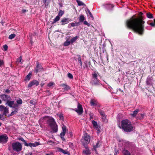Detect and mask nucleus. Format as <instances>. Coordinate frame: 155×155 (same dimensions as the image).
<instances>
[{"mask_svg": "<svg viewBox=\"0 0 155 155\" xmlns=\"http://www.w3.org/2000/svg\"><path fill=\"white\" fill-rule=\"evenodd\" d=\"M142 16L139 18H134L132 17L127 21L126 25L127 27L133 29L135 31L140 35H142L144 31L145 21Z\"/></svg>", "mask_w": 155, "mask_h": 155, "instance_id": "1", "label": "nucleus"}, {"mask_svg": "<svg viewBox=\"0 0 155 155\" xmlns=\"http://www.w3.org/2000/svg\"><path fill=\"white\" fill-rule=\"evenodd\" d=\"M122 128L126 132H129L132 130L133 126L131 122L128 120H122L121 122Z\"/></svg>", "mask_w": 155, "mask_h": 155, "instance_id": "2", "label": "nucleus"}, {"mask_svg": "<svg viewBox=\"0 0 155 155\" xmlns=\"http://www.w3.org/2000/svg\"><path fill=\"white\" fill-rule=\"evenodd\" d=\"M98 74V73L96 71L92 73L91 80L90 82V84L92 85L97 86L101 84L97 78Z\"/></svg>", "mask_w": 155, "mask_h": 155, "instance_id": "3", "label": "nucleus"}, {"mask_svg": "<svg viewBox=\"0 0 155 155\" xmlns=\"http://www.w3.org/2000/svg\"><path fill=\"white\" fill-rule=\"evenodd\" d=\"M48 123L54 132L56 133L58 131V129L57 125L54 119L53 118L50 117L49 118L48 121Z\"/></svg>", "mask_w": 155, "mask_h": 155, "instance_id": "4", "label": "nucleus"}, {"mask_svg": "<svg viewBox=\"0 0 155 155\" xmlns=\"http://www.w3.org/2000/svg\"><path fill=\"white\" fill-rule=\"evenodd\" d=\"M12 150L16 152H19L22 150V146L21 144L18 142L13 143L12 144Z\"/></svg>", "mask_w": 155, "mask_h": 155, "instance_id": "5", "label": "nucleus"}, {"mask_svg": "<svg viewBox=\"0 0 155 155\" xmlns=\"http://www.w3.org/2000/svg\"><path fill=\"white\" fill-rule=\"evenodd\" d=\"M8 107L3 105H0V111L3 112V115L5 116L9 113Z\"/></svg>", "mask_w": 155, "mask_h": 155, "instance_id": "6", "label": "nucleus"}, {"mask_svg": "<svg viewBox=\"0 0 155 155\" xmlns=\"http://www.w3.org/2000/svg\"><path fill=\"white\" fill-rule=\"evenodd\" d=\"M0 97L2 101L6 102L8 101H11L12 100L11 97L9 95L4 94H1Z\"/></svg>", "mask_w": 155, "mask_h": 155, "instance_id": "7", "label": "nucleus"}, {"mask_svg": "<svg viewBox=\"0 0 155 155\" xmlns=\"http://www.w3.org/2000/svg\"><path fill=\"white\" fill-rule=\"evenodd\" d=\"M8 137L5 134L0 135V143H4L8 141Z\"/></svg>", "mask_w": 155, "mask_h": 155, "instance_id": "8", "label": "nucleus"}, {"mask_svg": "<svg viewBox=\"0 0 155 155\" xmlns=\"http://www.w3.org/2000/svg\"><path fill=\"white\" fill-rule=\"evenodd\" d=\"M75 111L78 113L79 115H81L83 112V109L82 105L79 103H78L77 106V108L75 109Z\"/></svg>", "mask_w": 155, "mask_h": 155, "instance_id": "9", "label": "nucleus"}, {"mask_svg": "<svg viewBox=\"0 0 155 155\" xmlns=\"http://www.w3.org/2000/svg\"><path fill=\"white\" fill-rule=\"evenodd\" d=\"M36 64V67L35 69V72L37 73L39 71H41L43 68L42 65L40 64H39L38 62H37Z\"/></svg>", "mask_w": 155, "mask_h": 155, "instance_id": "10", "label": "nucleus"}, {"mask_svg": "<svg viewBox=\"0 0 155 155\" xmlns=\"http://www.w3.org/2000/svg\"><path fill=\"white\" fill-rule=\"evenodd\" d=\"M25 146H30V147H35L38 145H40V143L38 142H36L34 143H27L26 142L24 144Z\"/></svg>", "mask_w": 155, "mask_h": 155, "instance_id": "11", "label": "nucleus"}, {"mask_svg": "<svg viewBox=\"0 0 155 155\" xmlns=\"http://www.w3.org/2000/svg\"><path fill=\"white\" fill-rule=\"evenodd\" d=\"M39 84V82L37 80H33L29 83L28 85V88H30L34 85L38 86Z\"/></svg>", "mask_w": 155, "mask_h": 155, "instance_id": "12", "label": "nucleus"}, {"mask_svg": "<svg viewBox=\"0 0 155 155\" xmlns=\"http://www.w3.org/2000/svg\"><path fill=\"white\" fill-rule=\"evenodd\" d=\"M83 145L85 147V149L83 151V153L85 155H89L91 154V153L89 149L85 144L84 143Z\"/></svg>", "mask_w": 155, "mask_h": 155, "instance_id": "13", "label": "nucleus"}, {"mask_svg": "<svg viewBox=\"0 0 155 155\" xmlns=\"http://www.w3.org/2000/svg\"><path fill=\"white\" fill-rule=\"evenodd\" d=\"M84 139L86 143L87 144L89 143L90 141V136L87 133L84 134Z\"/></svg>", "mask_w": 155, "mask_h": 155, "instance_id": "14", "label": "nucleus"}, {"mask_svg": "<svg viewBox=\"0 0 155 155\" xmlns=\"http://www.w3.org/2000/svg\"><path fill=\"white\" fill-rule=\"evenodd\" d=\"M92 124L93 126L94 127L95 129L97 130L100 132V128L98 126L97 122L94 120L92 121Z\"/></svg>", "mask_w": 155, "mask_h": 155, "instance_id": "15", "label": "nucleus"}, {"mask_svg": "<svg viewBox=\"0 0 155 155\" xmlns=\"http://www.w3.org/2000/svg\"><path fill=\"white\" fill-rule=\"evenodd\" d=\"M60 86L63 87L64 91H68L70 89V87L66 84H60Z\"/></svg>", "mask_w": 155, "mask_h": 155, "instance_id": "16", "label": "nucleus"}, {"mask_svg": "<svg viewBox=\"0 0 155 155\" xmlns=\"http://www.w3.org/2000/svg\"><path fill=\"white\" fill-rule=\"evenodd\" d=\"M70 20L69 18H64L61 20V25H64L69 23Z\"/></svg>", "mask_w": 155, "mask_h": 155, "instance_id": "17", "label": "nucleus"}, {"mask_svg": "<svg viewBox=\"0 0 155 155\" xmlns=\"http://www.w3.org/2000/svg\"><path fill=\"white\" fill-rule=\"evenodd\" d=\"M14 101H8L5 104L6 105H8L10 107H13V105L14 104Z\"/></svg>", "mask_w": 155, "mask_h": 155, "instance_id": "18", "label": "nucleus"}, {"mask_svg": "<svg viewBox=\"0 0 155 155\" xmlns=\"http://www.w3.org/2000/svg\"><path fill=\"white\" fill-rule=\"evenodd\" d=\"M58 150L60 152L64 154H68V153L67 150H65L63 149H62L61 148H58Z\"/></svg>", "mask_w": 155, "mask_h": 155, "instance_id": "19", "label": "nucleus"}, {"mask_svg": "<svg viewBox=\"0 0 155 155\" xmlns=\"http://www.w3.org/2000/svg\"><path fill=\"white\" fill-rule=\"evenodd\" d=\"M139 111V110L138 109H136L134 111L133 114H130V115L133 117H135Z\"/></svg>", "mask_w": 155, "mask_h": 155, "instance_id": "20", "label": "nucleus"}, {"mask_svg": "<svg viewBox=\"0 0 155 155\" xmlns=\"http://www.w3.org/2000/svg\"><path fill=\"white\" fill-rule=\"evenodd\" d=\"M152 80L150 78H148L146 81L147 84L148 85L152 83Z\"/></svg>", "mask_w": 155, "mask_h": 155, "instance_id": "21", "label": "nucleus"}, {"mask_svg": "<svg viewBox=\"0 0 155 155\" xmlns=\"http://www.w3.org/2000/svg\"><path fill=\"white\" fill-rule=\"evenodd\" d=\"M78 37L77 36H76L75 37H73L72 38L71 41V44H73L74 42L78 38Z\"/></svg>", "mask_w": 155, "mask_h": 155, "instance_id": "22", "label": "nucleus"}, {"mask_svg": "<svg viewBox=\"0 0 155 155\" xmlns=\"http://www.w3.org/2000/svg\"><path fill=\"white\" fill-rule=\"evenodd\" d=\"M78 5L79 6L85 5V4L83 3L82 1L79 0H76Z\"/></svg>", "mask_w": 155, "mask_h": 155, "instance_id": "23", "label": "nucleus"}, {"mask_svg": "<svg viewBox=\"0 0 155 155\" xmlns=\"http://www.w3.org/2000/svg\"><path fill=\"white\" fill-rule=\"evenodd\" d=\"M84 16L83 15H81L80 16L79 18V21L80 22H82L84 21Z\"/></svg>", "mask_w": 155, "mask_h": 155, "instance_id": "24", "label": "nucleus"}, {"mask_svg": "<svg viewBox=\"0 0 155 155\" xmlns=\"http://www.w3.org/2000/svg\"><path fill=\"white\" fill-rule=\"evenodd\" d=\"M60 18V17L58 16H57L56 17V18L54 19L53 21L52 22V23L53 24H54L56 22H57V21H59V20Z\"/></svg>", "mask_w": 155, "mask_h": 155, "instance_id": "25", "label": "nucleus"}, {"mask_svg": "<svg viewBox=\"0 0 155 155\" xmlns=\"http://www.w3.org/2000/svg\"><path fill=\"white\" fill-rule=\"evenodd\" d=\"M70 24L71 25L72 27H74L76 26H78L80 25V22L75 23H72Z\"/></svg>", "mask_w": 155, "mask_h": 155, "instance_id": "26", "label": "nucleus"}, {"mask_svg": "<svg viewBox=\"0 0 155 155\" xmlns=\"http://www.w3.org/2000/svg\"><path fill=\"white\" fill-rule=\"evenodd\" d=\"M146 15L147 17L149 18H153L152 14L150 12L147 13Z\"/></svg>", "mask_w": 155, "mask_h": 155, "instance_id": "27", "label": "nucleus"}, {"mask_svg": "<svg viewBox=\"0 0 155 155\" xmlns=\"http://www.w3.org/2000/svg\"><path fill=\"white\" fill-rule=\"evenodd\" d=\"M71 44L70 41H69L68 40L66 41L64 43V46H68Z\"/></svg>", "mask_w": 155, "mask_h": 155, "instance_id": "28", "label": "nucleus"}, {"mask_svg": "<svg viewBox=\"0 0 155 155\" xmlns=\"http://www.w3.org/2000/svg\"><path fill=\"white\" fill-rule=\"evenodd\" d=\"M91 106H96L97 105V103L96 101L91 100Z\"/></svg>", "mask_w": 155, "mask_h": 155, "instance_id": "29", "label": "nucleus"}, {"mask_svg": "<svg viewBox=\"0 0 155 155\" xmlns=\"http://www.w3.org/2000/svg\"><path fill=\"white\" fill-rule=\"evenodd\" d=\"M113 7L114 6L112 4H108L106 5V8L107 9H110L111 8H113Z\"/></svg>", "mask_w": 155, "mask_h": 155, "instance_id": "30", "label": "nucleus"}, {"mask_svg": "<svg viewBox=\"0 0 155 155\" xmlns=\"http://www.w3.org/2000/svg\"><path fill=\"white\" fill-rule=\"evenodd\" d=\"M123 153L124 155H130V152L127 150H124Z\"/></svg>", "mask_w": 155, "mask_h": 155, "instance_id": "31", "label": "nucleus"}, {"mask_svg": "<svg viewBox=\"0 0 155 155\" xmlns=\"http://www.w3.org/2000/svg\"><path fill=\"white\" fill-rule=\"evenodd\" d=\"M65 133H64V132H62L60 134V136L61 138V139L63 140H64L65 139L64 138V136L65 134Z\"/></svg>", "mask_w": 155, "mask_h": 155, "instance_id": "32", "label": "nucleus"}, {"mask_svg": "<svg viewBox=\"0 0 155 155\" xmlns=\"http://www.w3.org/2000/svg\"><path fill=\"white\" fill-rule=\"evenodd\" d=\"M15 36V34H12L9 36L8 38L10 39H12L14 38Z\"/></svg>", "mask_w": 155, "mask_h": 155, "instance_id": "33", "label": "nucleus"}, {"mask_svg": "<svg viewBox=\"0 0 155 155\" xmlns=\"http://www.w3.org/2000/svg\"><path fill=\"white\" fill-rule=\"evenodd\" d=\"M31 74L29 73L26 77L25 80H28V81L30 80L31 78Z\"/></svg>", "mask_w": 155, "mask_h": 155, "instance_id": "34", "label": "nucleus"}, {"mask_svg": "<svg viewBox=\"0 0 155 155\" xmlns=\"http://www.w3.org/2000/svg\"><path fill=\"white\" fill-rule=\"evenodd\" d=\"M78 61L80 64L81 66L82 65V63L81 61V59L80 55H78Z\"/></svg>", "mask_w": 155, "mask_h": 155, "instance_id": "35", "label": "nucleus"}, {"mask_svg": "<svg viewBox=\"0 0 155 155\" xmlns=\"http://www.w3.org/2000/svg\"><path fill=\"white\" fill-rule=\"evenodd\" d=\"M64 14V12L62 11L61 10H60L59 13L58 14V16H61Z\"/></svg>", "mask_w": 155, "mask_h": 155, "instance_id": "36", "label": "nucleus"}, {"mask_svg": "<svg viewBox=\"0 0 155 155\" xmlns=\"http://www.w3.org/2000/svg\"><path fill=\"white\" fill-rule=\"evenodd\" d=\"M100 143V142L99 141H98L97 143L96 144L95 146H94V150L96 151V148H97L99 147L100 146V145H99V144Z\"/></svg>", "mask_w": 155, "mask_h": 155, "instance_id": "37", "label": "nucleus"}, {"mask_svg": "<svg viewBox=\"0 0 155 155\" xmlns=\"http://www.w3.org/2000/svg\"><path fill=\"white\" fill-rule=\"evenodd\" d=\"M16 102L18 104H21L22 103V101L21 99H20L19 100H17Z\"/></svg>", "mask_w": 155, "mask_h": 155, "instance_id": "38", "label": "nucleus"}, {"mask_svg": "<svg viewBox=\"0 0 155 155\" xmlns=\"http://www.w3.org/2000/svg\"><path fill=\"white\" fill-rule=\"evenodd\" d=\"M98 111L101 116L104 115L105 114V113L104 112L101 110H98Z\"/></svg>", "mask_w": 155, "mask_h": 155, "instance_id": "39", "label": "nucleus"}, {"mask_svg": "<svg viewBox=\"0 0 155 155\" xmlns=\"http://www.w3.org/2000/svg\"><path fill=\"white\" fill-rule=\"evenodd\" d=\"M62 132L65 133L66 131V127L64 125H63V126L62 127Z\"/></svg>", "mask_w": 155, "mask_h": 155, "instance_id": "40", "label": "nucleus"}, {"mask_svg": "<svg viewBox=\"0 0 155 155\" xmlns=\"http://www.w3.org/2000/svg\"><path fill=\"white\" fill-rule=\"evenodd\" d=\"M68 77L70 79H72L73 78V76L70 73H68Z\"/></svg>", "mask_w": 155, "mask_h": 155, "instance_id": "41", "label": "nucleus"}, {"mask_svg": "<svg viewBox=\"0 0 155 155\" xmlns=\"http://www.w3.org/2000/svg\"><path fill=\"white\" fill-rule=\"evenodd\" d=\"M13 105L14 106H13V107H12V108L16 109L18 107V104H14Z\"/></svg>", "mask_w": 155, "mask_h": 155, "instance_id": "42", "label": "nucleus"}, {"mask_svg": "<svg viewBox=\"0 0 155 155\" xmlns=\"http://www.w3.org/2000/svg\"><path fill=\"white\" fill-rule=\"evenodd\" d=\"M54 84V82H50L48 84V87H51Z\"/></svg>", "mask_w": 155, "mask_h": 155, "instance_id": "43", "label": "nucleus"}, {"mask_svg": "<svg viewBox=\"0 0 155 155\" xmlns=\"http://www.w3.org/2000/svg\"><path fill=\"white\" fill-rule=\"evenodd\" d=\"M154 23L152 22L150 23V25L152 27L155 26V19L154 20Z\"/></svg>", "mask_w": 155, "mask_h": 155, "instance_id": "44", "label": "nucleus"}, {"mask_svg": "<svg viewBox=\"0 0 155 155\" xmlns=\"http://www.w3.org/2000/svg\"><path fill=\"white\" fill-rule=\"evenodd\" d=\"M8 46L7 45H3V48L5 51H6L8 49Z\"/></svg>", "mask_w": 155, "mask_h": 155, "instance_id": "45", "label": "nucleus"}, {"mask_svg": "<svg viewBox=\"0 0 155 155\" xmlns=\"http://www.w3.org/2000/svg\"><path fill=\"white\" fill-rule=\"evenodd\" d=\"M84 25H86L88 26H90V25L88 23V22L87 21H85L84 22Z\"/></svg>", "mask_w": 155, "mask_h": 155, "instance_id": "46", "label": "nucleus"}, {"mask_svg": "<svg viewBox=\"0 0 155 155\" xmlns=\"http://www.w3.org/2000/svg\"><path fill=\"white\" fill-rule=\"evenodd\" d=\"M19 140L23 141L24 143V144L26 142V140L24 139L22 137L20 138Z\"/></svg>", "mask_w": 155, "mask_h": 155, "instance_id": "47", "label": "nucleus"}, {"mask_svg": "<svg viewBox=\"0 0 155 155\" xmlns=\"http://www.w3.org/2000/svg\"><path fill=\"white\" fill-rule=\"evenodd\" d=\"M140 120L143 119L144 117V115L143 114H140Z\"/></svg>", "mask_w": 155, "mask_h": 155, "instance_id": "48", "label": "nucleus"}, {"mask_svg": "<svg viewBox=\"0 0 155 155\" xmlns=\"http://www.w3.org/2000/svg\"><path fill=\"white\" fill-rule=\"evenodd\" d=\"M4 64V62L3 60L0 59V66H1Z\"/></svg>", "mask_w": 155, "mask_h": 155, "instance_id": "49", "label": "nucleus"}, {"mask_svg": "<svg viewBox=\"0 0 155 155\" xmlns=\"http://www.w3.org/2000/svg\"><path fill=\"white\" fill-rule=\"evenodd\" d=\"M29 103L31 104H35V102L34 101L32 100L30 101Z\"/></svg>", "mask_w": 155, "mask_h": 155, "instance_id": "50", "label": "nucleus"}, {"mask_svg": "<svg viewBox=\"0 0 155 155\" xmlns=\"http://www.w3.org/2000/svg\"><path fill=\"white\" fill-rule=\"evenodd\" d=\"M102 119H103L104 120H105L106 119V115L104 114V115H103L102 116Z\"/></svg>", "mask_w": 155, "mask_h": 155, "instance_id": "51", "label": "nucleus"}, {"mask_svg": "<svg viewBox=\"0 0 155 155\" xmlns=\"http://www.w3.org/2000/svg\"><path fill=\"white\" fill-rule=\"evenodd\" d=\"M118 152V151L116 149H115V153L114 155H117V153Z\"/></svg>", "mask_w": 155, "mask_h": 155, "instance_id": "52", "label": "nucleus"}, {"mask_svg": "<svg viewBox=\"0 0 155 155\" xmlns=\"http://www.w3.org/2000/svg\"><path fill=\"white\" fill-rule=\"evenodd\" d=\"M15 110L13 112H14L15 114H16V113L18 111V109L17 108L15 109Z\"/></svg>", "mask_w": 155, "mask_h": 155, "instance_id": "53", "label": "nucleus"}, {"mask_svg": "<svg viewBox=\"0 0 155 155\" xmlns=\"http://www.w3.org/2000/svg\"><path fill=\"white\" fill-rule=\"evenodd\" d=\"M21 60H22V57L21 56H20L18 58V61H19V62H21Z\"/></svg>", "mask_w": 155, "mask_h": 155, "instance_id": "54", "label": "nucleus"}, {"mask_svg": "<svg viewBox=\"0 0 155 155\" xmlns=\"http://www.w3.org/2000/svg\"><path fill=\"white\" fill-rule=\"evenodd\" d=\"M89 15H90L91 17L92 18H93V16L92 14V13H91V12H90V11H89Z\"/></svg>", "mask_w": 155, "mask_h": 155, "instance_id": "55", "label": "nucleus"}, {"mask_svg": "<svg viewBox=\"0 0 155 155\" xmlns=\"http://www.w3.org/2000/svg\"><path fill=\"white\" fill-rule=\"evenodd\" d=\"M27 10H25V9H22V12L23 13H25V12H27Z\"/></svg>", "mask_w": 155, "mask_h": 155, "instance_id": "56", "label": "nucleus"}, {"mask_svg": "<svg viewBox=\"0 0 155 155\" xmlns=\"http://www.w3.org/2000/svg\"><path fill=\"white\" fill-rule=\"evenodd\" d=\"M10 91L9 90L7 89L5 91V92L7 93H8L10 92Z\"/></svg>", "mask_w": 155, "mask_h": 155, "instance_id": "57", "label": "nucleus"}, {"mask_svg": "<svg viewBox=\"0 0 155 155\" xmlns=\"http://www.w3.org/2000/svg\"><path fill=\"white\" fill-rule=\"evenodd\" d=\"M59 117H60V118L61 119H62L63 118V117L61 115H59Z\"/></svg>", "mask_w": 155, "mask_h": 155, "instance_id": "58", "label": "nucleus"}, {"mask_svg": "<svg viewBox=\"0 0 155 155\" xmlns=\"http://www.w3.org/2000/svg\"><path fill=\"white\" fill-rule=\"evenodd\" d=\"M32 153H29L28 154H26L25 155H32Z\"/></svg>", "mask_w": 155, "mask_h": 155, "instance_id": "59", "label": "nucleus"}, {"mask_svg": "<svg viewBox=\"0 0 155 155\" xmlns=\"http://www.w3.org/2000/svg\"><path fill=\"white\" fill-rule=\"evenodd\" d=\"M143 15V13L141 12H140L139 13V16H140V17L141 16H142V15Z\"/></svg>", "mask_w": 155, "mask_h": 155, "instance_id": "60", "label": "nucleus"}, {"mask_svg": "<svg viewBox=\"0 0 155 155\" xmlns=\"http://www.w3.org/2000/svg\"><path fill=\"white\" fill-rule=\"evenodd\" d=\"M15 114L14 112L12 111L10 114V116H12Z\"/></svg>", "mask_w": 155, "mask_h": 155, "instance_id": "61", "label": "nucleus"}, {"mask_svg": "<svg viewBox=\"0 0 155 155\" xmlns=\"http://www.w3.org/2000/svg\"><path fill=\"white\" fill-rule=\"evenodd\" d=\"M45 84L44 83H41V84H40V85H41V87H42L44 85V84Z\"/></svg>", "mask_w": 155, "mask_h": 155, "instance_id": "62", "label": "nucleus"}, {"mask_svg": "<svg viewBox=\"0 0 155 155\" xmlns=\"http://www.w3.org/2000/svg\"><path fill=\"white\" fill-rule=\"evenodd\" d=\"M8 149L10 151H11L12 150V149L11 148V147H10L9 145L8 146Z\"/></svg>", "mask_w": 155, "mask_h": 155, "instance_id": "63", "label": "nucleus"}, {"mask_svg": "<svg viewBox=\"0 0 155 155\" xmlns=\"http://www.w3.org/2000/svg\"><path fill=\"white\" fill-rule=\"evenodd\" d=\"M3 117V115L0 114V119H1Z\"/></svg>", "mask_w": 155, "mask_h": 155, "instance_id": "64", "label": "nucleus"}]
</instances>
